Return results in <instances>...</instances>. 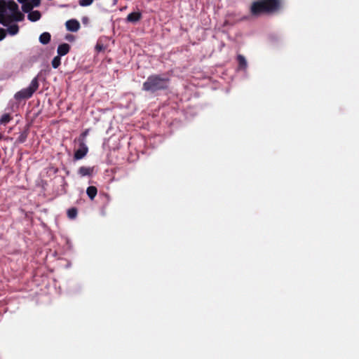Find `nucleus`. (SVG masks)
Instances as JSON below:
<instances>
[{"label": "nucleus", "mask_w": 359, "mask_h": 359, "mask_svg": "<svg viewBox=\"0 0 359 359\" xmlns=\"http://www.w3.org/2000/svg\"><path fill=\"white\" fill-rule=\"evenodd\" d=\"M89 129L85 130L80 135L79 139H82L84 141L85 137L88 135Z\"/></svg>", "instance_id": "nucleus-23"}, {"label": "nucleus", "mask_w": 359, "mask_h": 359, "mask_svg": "<svg viewBox=\"0 0 359 359\" xmlns=\"http://www.w3.org/2000/svg\"><path fill=\"white\" fill-rule=\"evenodd\" d=\"M32 8V6L29 2L26 1L22 4V9L25 13H29Z\"/></svg>", "instance_id": "nucleus-19"}, {"label": "nucleus", "mask_w": 359, "mask_h": 359, "mask_svg": "<svg viewBox=\"0 0 359 359\" xmlns=\"http://www.w3.org/2000/svg\"><path fill=\"white\" fill-rule=\"evenodd\" d=\"M7 8L12 12V13H16L19 10L18 4L13 1L8 2Z\"/></svg>", "instance_id": "nucleus-14"}, {"label": "nucleus", "mask_w": 359, "mask_h": 359, "mask_svg": "<svg viewBox=\"0 0 359 359\" xmlns=\"http://www.w3.org/2000/svg\"><path fill=\"white\" fill-rule=\"evenodd\" d=\"M12 119V116L9 114H4L0 118V124L6 125L9 123Z\"/></svg>", "instance_id": "nucleus-15"}, {"label": "nucleus", "mask_w": 359, "mask_h": 359, "mask_svg": "<svg viewBox=\"0 0 359 359\" xmlns=\"http://www.w3.org/2000/svg\"><path fill=\"white\" fill-rule=\"evenodd\" d=\"M30 4L32 6V8L37 7L40 5L41 1L40 0H31Z\"/></svg>", "instance_id": "nucleus-22"}, {"label": "nucleus", "mask_w": 359, "mask_h": 359, "mask_svg": "<svg viewBox=\"0 0 359 359\" xmlns=\"http://www.w3.org/2000/svg\"><path fill=\"white\" fill-rule=\"evenodd\" d=\"M78 141L79 147L74 152V158L75 160L82 159L88 152V147L86 144L85 141H83L82 139H79Z\"/></svg>", "instance_id": "nucleus-5"}, {"label": "nucleus", "mask_w": 359, "mask_h": 359, "mask_svg": "<svg viewBox=\"0 0 359 359\" xmlns=\"http://www.w3.org/2000/svg\"><path fill=\"white\" fill-rule=\"evenodd\" d=\"M51 36L48 32H43L39 36V41L43 45L48 44L50 41Z\"/></svg>", "instance_id": "nucleus-12"}, {"label": "nucleus", "mask_w": 359, "mask_h": 359, "mask_svg": "<svg viewBox=\"0 0 359 359\" xmlns=\"http://www.w3.org/2000/svg\"><path fill=\"white\" fill-rule=\"evenodd\" d=\"M78 210L76 208H69L67 210V216L69 219H75L77 216Z\"/></svg>", "instance_id": "nucleus-16"}, {"label": "nucleus", "mask_w": 359, "mask_h": 359, "mask_svg": "<svg viewBox=\"0 0 359 359\" xmlns=\"http://www.w3.org/2000/svg\"><path fill=\"white\" fill-rule=\"evenodd\" d=\"M20 3L23 4L27 1L28 0H18Z\"/></svg>", "instance_id": "nucleus-26"}, {"label": "nucleus", "mask_w": 359, "mask_h": 359, "mask_svg": "<svg viewBox=\"0 0 359 359\" xmlns=\"http://www.w3.org/2000/svg\"><path fill=\"white\" fill-rule=\"evenodd\" d=\"M5 8L0 6V23L7 26L11 20L22 21L24 19V15L18 10L16 13H12L11 16H6L4 13Z\"/></svg>", "instance_id": "nucleus-4"}, {"label": "nucleus", "mask_w": 359, "mask_h": 359, "mask_svg": "<svg viewBox=\"0 0 359 359\" xmlns=\"http://www.w3.org/2000/svg\"><path fill=\"white\" fill-rule=\"evenodd\" d=\"M6 31L4 29L0 28V41H2L6 37Z\"/></svg>", "instance_id": "nucleus-24"}, {"label": "nucleus", "mask_w": 359, "mask_h": 359, "mask_svg": "<svg viewBox=\"0 0 359 359\" xmlns=\"http://www.w3.org/2000/svg\"><path fill=\"white\" fill-rule=\"evenodd\" d=\"M41 13L38 11H34L28 14V19L32 22H36L41 18Z\"/></svg>", "instance_id": "nucleus-13"}, {"label": "nucleus", "mask_w": 359, "mask_h": 359, "mask_svg": "<svg viewBox=\"0 0 359 359\" xmlns=\"http://www.w3.org/2000/svg\"><path fill=\"white\" fill-rule=\"evenodd\" d=\"M86 194L91 200H93L97 194V189L94 186H90L86 189Z\"/></svg>", "instance_id": "nucleus-11"}, {"label": "nucleus", "mask_w": 359, "mask_h": 359, "mask_svg": "<svg viewBox=\"0 0 359 359\" xmlns=\"http://www.w3.org/2000/svg\"><path fill=\"white\" fill-rule=\"evenodd\" d=\"M170 79L161 74H151L142 84V90L154 93L157 91L165 90L169 88Z\"/></svg>", "instance_id": "nucleus-2"}, {"label": "nucleus", "mask_w": 359, "mask_h": 359, "mask_svg": "<svg viewBox=\"0 0 359 359\" xmlns=\"http://www.w3.org/2000/svg\"><path fill=\"white\" fill-rule=\"evenodd\" d=\"M142 18V13L139 11L133 12L128 15L126 21L132 23H136Z\"/></svg>", "instance_id": "nucleus-7"}, {"label": "nucleus", "mask_w": 359, "mask_h": 359, "mask_svg": "<svg viewBox=\"0 0 359 359\" xmlns=\"http://www.w3.org/2000/svg\"><path fill=\"white\" fill-rule=\"evenodd\" d=\"M39 86V83L38 77H35L32 80L29 87L23 88L21 90L17 92L14 95V98L18 101L27 100L30 98L37 90Z\"/></svg>", "instance_id": "nucleus-3"}, {"label": "nucleus", "mask_w": 359, "mask_h": 359, "mask_svg": "<svg viewBox=\"0 0 359 359\" xmlns=\"http://www.w3.org/2000/svg\"><path fill=\"white\" fill-rule=\"evenodd\" d=\"M2 138V135L0 133V140Z\"/></svg>", "instance_id": "nucleus-27"}, {"label": "nucleus", "mask_w": 359, "mask_h": 359, "mask_svg": "<svg viewBox=\"0 0 359 359\" xmlns=\"http://www.w3.org/2000/svg\"><path fill=\"white\" fill-rule=\"evenodd\" d=\"M60 64H61V59H60V56H59V55L55 56L51 62L52 67L54 69H57L60 65Z\"/></svg>", "instance_id": "nucleus-18"}, {"label": "nucleus", "mask_w": 359, "mask_h": 359, "mask_svg": "<svg viewBox=\"0 0 359 359\" xmlns=\"http://www.w3.org/2000/svg\"><path fill=\"white\" fill-rule=\"evenodd\" d=\"M70 50V46L68 43H64L58 46L57 54L59 56H64L67 55Z\"/></svg>", "instance_id": "nucleus-8"}, {"label": "nucleus", "mask_w": 359, "mask_h": 359, "mask_svg": "<svg viewBox=\"0 0 359 359\" xmlns=\"http://www.w3.org/2000/svg\"><path fill=\"white\" fill-rule=\"evenodd\" d=\"M283 8V0H257L251 4L250 13L254 17L271 15L279 12Z\"/></svg>", "instance_id": "nucleus-1"}, {"label": "nucleus", "mask_w": 359, "mask_h": 359, "mask_svg": "<svg viewBox=\"0 0 359 359\" xmlns=\"http://www.w3.org/2000/svg\"><path fill=\"white\" fill-rule=\"evenodd\" d=\"M232 25H233V23H230L228 20H225V21L224 22V26Z\"/></svg>", "instance_id": "nucleus-25"}, {"label": "nucleus", "mask_w": 359, "mask_h": 359, "mask_svg": "<svg viewBox=\"0 0 359 359\" xmlns=\"http://www.w3.org/2000/svg\"><path fill=\"white\" fill-rule=\"evenodd\" d=\"M66 28L70 32H77L80 28V23L78 20L72 19L66 22Z\"/></svg>", "instance_id": "nucleus-6"}, {"label": "nucleus", "mask_w": 359, "mask_h": 359, "mask_svg": "<svg viewBox=\"0 0 359 359\" xmlns=\"http://www.w3.org/2000/svg\"><path fill=\"white\" fill-rule=\"evenodd\" d=\"M93 0H79V4L81 6H88L93 3Z\"/></svg>", "instance_id": "nucleus-21"}, {"label": "nucleus", "mask_w": 359, "mask_h": 359, "mask_svg": "<svg viewBox=\"0 0 359 359\" xmlns=\"http://www.w3.org/2000/svg\"><path fill=\"white\" fill-rule=\"evenodd\" d=\"M237 61L238 63V69L244 70L247 68V61L243 55H238L237 56Z\"/></svg>", "instance_id": "nucleus-10"}, {"label": "nucleus", "mask_w": 359, "mask_h": 359, "mask_svg": "<svg viewBox=\"0 0 359 359\" xmlns=\"http://www.w3.org/2000/svg\"><path fill=\"white\" fill-rule=\"evenodd\" d=\"M93 172V168L81 166L79 168L78 173L81 177L90 176Z\"/></svg>", "instance_id": "nucleus-9"}, {"label": "nucleus", "mask_w": 359, "mask_h": 359, "mask_svg": "<svg viewBox=\"0 0 359 359\" xmlns=\"http://www.w3.org/2000/svg\"><path fill=\"white\" fill-rule=\"evenodd\" d=\"M19 31V27L18 25H12L8 27V32L11 35L16 34Z\"/></svg>", "instance_id": "nucleus-17"}, {"label": "nucleus", "mask_w": 359, "mask_h": 359, "mask_svg": "<svg viewBox=\"0 0 359 359\" xmlns=\"http://www.w3.org/2000/svg\"><path fill=\"white\" fill-rule=\"evenodd\" d=\"M27 137V134L26 132L22 133L20 136L17 139V142L18 143H23L25 142Z\"/></svg>", "instance_id": "nucleus-20"}]
</instances>
